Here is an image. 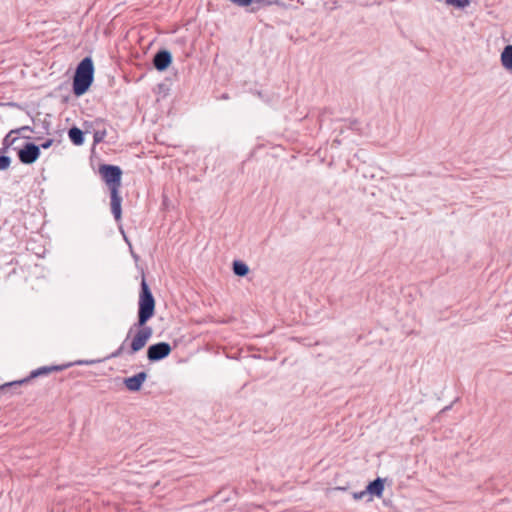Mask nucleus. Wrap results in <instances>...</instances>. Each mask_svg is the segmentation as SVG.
<instances>
[{
  "label": "nucleus",
  "instance_id": "1",
  "mask_svg": "<svg viewBox=\"0 0 512 512\" xmlns=\"http://www.w3.org/2000/svg\"><path fill=\"white\" fill-rule=\"evenodd\" d=\"M155 306V298L143 276L140 283L137 320L130 326L121 345L105 359L119 358L123 354L132 356L146 346L153 335V329L147 323L155 315Z\"/></svg>",
  "mask_w": 512,
  "mask_h": 512
},
{
  "label": "nucleus",
  "instance_id": "2",
  "mask_svg": "<svg viewBox=\"0 0 512 512\" xmlns=\"http://www.w3.org/2000/svg\"><path fill=\"white\" fill-rule=\"evenodd\" d=\"M100 362V360H77L75 362H69L61 365H51V366H42L30 372L29 376L23 378L21 380H16L8 383H4L0 385V392L10 391L11 393H15L16 389L21 385L28 383L31 379L46 376L51 372L63 371L73 365H92Z\"/></svg>",
  "mask_w": 512,
  "mask_h": 512
},
{
  "label": "nucleus",
  "instance_id": "3",
  "mask_svg": "<svg viewBox=\"0 0 512 512\" xmlns=\"http://www.w3.org/2000/svg\"><path fill=\"white\" fill-rule=\"evenodd\" d=\"M94 71V63L91 57H84L78 63L72 80V92L76 97L88 92L94 81Z\"/></svg>",
  "mask_w": 512,
  "mask_h": 512
},
{
  "label": "nucleus",
  "instance_id": "4",
  "mask_svg": "<svg viewBox=\"0 0 512 512\" xmlns=\"http://www.w3.org/2000/svg\"><path fill=\"white\" fill-rule=\"evenodd\" d=\"M98 172L101 179L108 186L109 191L120 190L123 171L113 164H100Z\"/></svg>",
  "mask_w": 512,
  "mask_h": 512
},
{
  "label": "nucleus",
  "instance_id": "5",
  "mask_svg": "<svg viewBox=\"0 0 512 512\" xmlns=\"http://www.w3.org/2000/svg\"><path fill=\"white\" fill-rule=\"evenodd\" d=\"M182 343L181 339H177L173 342V347L168 342H158L151 344L146 351V356L149 362L155 363L167 358L172 349H178Z\"/></svg>",
  "mask_w": 512,
  "mask_h": 512
},
{
  "label": "nucleus",
  "instance_id": "6",
  "mask_svg": "<svg viewBox=\"0 0 512 512\" xmlns=\"http://www.w3.org/2000/svg\"><path fill=\"white\" fill-rule=\"evenodd\" d=\"M13 150L17 152L19 161L25 165L35 163L41 155L40 146L34 142H25L21 148L13 147Z\"/></svg>",
  "mask_w": 512,
  "mask_h": 512
},
{
  "label": "nucleus",
  "instance_id": "7",
  "mask_svg": "<svg viewBox=\"0 0 512 512\" xmlns=\"http://www.w3.org/2000/svg\"><path fill=\"white\" fill-rule=\"evenodd\" d=\"M152 62L157 71H166L172 63V53L162 48L154 54Z\"/></svg>",
  "mask_w": 512,
  "mask_h": 512
},
{
  "label": "nucleus",
  "instance_id": "8",
  "mask_svg": "<svg viewBox=\"0 0 512 512\" xmlns=\"http://www.w3.org/2000/svg\"><path fill=\"white\" fill-rule=\"evenodd\" d=\"M148 374L145 371L138 372L137 374L126 377L123 379V385L130 392H139L142 389L144 382L147 380Z\"/></svg>",
  "mask_w": 512,
  "mask_h": 512
},
{
  "label": "nucleus",
  "instance_id": "9",
  "mask_svg": "<svg viewBox=\"0 0 512 512\" xmlns=\"http://www.w3.org/2000/svg\"><path fill=\"white\" fill-rule=\"evenodd\" d=\"M110 207L111 213L116 222L121 221L122 219V197L120 195V190L110 191Z\"/></svg>",
  "mask_w": 512,
  "mask_h": 512
},
{
  "label": "nucleus",
  "instance_id": "10",
  "mask_svg": "<svg viewBox=\"0 0 512 512\" xmlns=\"http://www.w3.org/2000/svg\"><path fill=\"white\" fill-rule=\"evenodd\" d=\"M366 492L369 494L368 502L372 501V497H381L384 492V479L377 477L370 481L366 486Z\"/></svg>",
  "mask_w": 512,
  "mask_h": 512
},
{
  "label": "nucleus",
  "instance_id": "11",
  "mask_svg": "<svg viewBox=\"0 0 512 512\" xmlns=\"http://www.w3.org/2000/svg\"><path fill=\"white\" fill-rule=\"evenodd\" d=\"M68 137L70 141L76 146L82 145L85 141V133L76 126H72L68 130Z\"/></svg>",
  "mask_w": 512,
  "mask_h": 512
},
{
  "label": "nucleus",
  "instance_id": "12",
  "mask_svg": "<svg viewBox=\"0 0 512 512\" xmlns=\"http://www.w3.org/2000/svg\"><path fill=\"white\" fill-rule=\"evenodd\" d=\"M500 61L507 71H512V45H506L501 52Z\"/></svg>",
  "mask_w": 512,
  "mask_h": 512
},
{
  "label": "nucleus",
  "instance_id": "13",
  "mask_svg": "<svg viewBox=\"0 0 512 512\" xmlns=\"http://www.w3.org/2000/svg\"><path fill=\"white\" fill-rule=\"evenodd\" d=\"M282 3L279 0H252V5L250 11L255 13L261 9H264L273 5H281Z\"/></svg>",
  "mask_w": 512,
  "mask_h": 512
},
{
  "label": "nucleus",
  "instance_id": "14",
  "mask_svg": "<svg viewBox=\"0 0 512 512\" xmlns=\"http://www.w3.org/2000/svg\"><path fill=\"white\" fill-rule=\"evenodd\" d=\"M232 270L236 276L245 277L248 275L249 266L242 260H234L232 263Z\"/></svg>",
  "mask_w": 512,
  "mask_h": 512
},
{
  "label": "nucleus",
  "instance_id": "15",
  "mask_svg": "<svg viewBox=\"0 0 512 512\" xmlns=\"http://www.w3.org/2000/svg\"><path fill=\"white\" fill-rule=\"evenodd\" d=\"M13 134L14 133H11V131H10L3 138V140H2V147L0 148L1 151L8 152V150L10 148L13 149V147H15L14 144L18 141L19 138L17 136L13 137L12 136Z\"/></svg>",
  "mask_w": 512,
  "mask_h": 512
},
{
  "label": "nucleus",
  "instance_id": "16",
  "mask_svg": "<svg viewBox=\"0 0 512 512\" xmlns=\"http://www.w3.org/2000/svg\"><path fill=\"white\" fill-rule=\"evenodd\" d=\"M11 158L7 155V152L0 150V171H5L10 167Z\"/></svg>",
  "mask_w": 512,
  "mask_h": 512
},
{
  "label": "nucleus",
  "instance_id": "17",
  "mask_svg": "<svg viewBox=\"0 0 512 512\" xmlns=\"http://www.w3.org/2000/svg\"><path fill=\"white\" fill-rule=\"evenodd\" d=\"M107 135V131L105 128L95 130L93 133V143L94 145L99 144L104 141Z\"/></svg>",
  "mask_w": 512,
  "mask_h": 512
},
{
  "label": "nucleus",
  "instance_id": "18",
  "mask_svg": "<svg viewBox=\"0 0 512 512\" xmlns=\"http://www.w3.org/2000/svg\"><path fill=\"white\" fill-rule=\"evenodd\" d=\"M471 0H445L448 5L454 6L458 9H464L470 4Z\"/></svg>",
  "mask_w": 512,
  "mask_h": 512
},
{
  "label": "nucleus",
  "instance_id": "19",
  "mask_svg": "<svg viewBox=\"0 0 512 512\" xmlns=\"http://www.w3.org/2000/svg\"><path fill=\"white\" fill-rule=\"evenodd\" d=\"M25 131L33 132V128L30 126H22L16 129H12L11 133L23 134Z\"/></svg>",
  "mask_w": 512,
  "mask_h": 512
},
{
  "label": "nucleus",
  "instance_id": "20",
  "mask_svg": "<svg viewBox=\"0 0 512 512\" xmlns=\"http://www.w3.org/2000/svg\"><path fill=\"white\" fill-rule=\"evenodd\" d=\"M366 495L369 496L368 492H366V488L363 490V491H360V492H353L352 493V497L354 500H361L363 499Z\"/></svg>",
  "mask_w": 512,
  "mask_h": 512
},
{
  "label": "nucleus",
  "instance_id": "21",
  "mask_svg": "<svg viewBox=\"0 0 512 512\" xmlns=\"http://www.w3.org/2000/svg\"><path fill=\"white\" fill-rule=\"evenodd\" d=\"M54 143V139L52 138H49V139H46L43 143H41L39 146H40V149H48L50 148Z\"/></svg>",
  "mask_w": 512,
  "mask_h": 512
},
{
  "label": "nucleus",
  "instance_id": "22",
  "mask_svg": "<svg viewBox=\"0 0 512 512\" xmlns=\"http://www.w3.org/2000/svg\"><path fill=\"white\" fill-rule=\"evenodd\" d=\"M185 41L183 39H180V38H177L174 42L175 46L176 47H180L182 48V46L184 45Z\"/></svg>",
  "mask_w": 512,
  "mask_h": 512
},
{
  "label": "nucleus",
  "instance_id": "23",
  "mask_svg": "<svg viewBox=\"0 0 512 512\" xmlns=\"http://www.w3.org/2000/svg\"><path fill=\"white\" fill-rule=\"evenodd\" d=\"M94 123L96 126L104 125L105 120L103 118H97V119H95Z\"/></svg>",
  "mask_w": 512,
  "mask_h": 512
},
{
  "label": "nucleus",
  "instance_id": "24",
  "mask_svg": "<svg viewBox=\"0 0 512 512\" xmlns=\"http://www.w3.org/2000/svg\"><path fill=\"white\" fill-rule=\"evenodd\" d=\"M192 51V43H190L188 50H184L183 53L186 57L190 55V52Z\"/></svg>",
  "mask_w": 512,
  "mask_h": 512
},
{
  "label": "nucleus",
  "instance_id": "25",
  "mask_svg": "<svg viewBox=\"0 0 512 512\" xmlns=\"http://www.w3.org/2000/svg\"><path fill=\"white\" fill-rule=\"evenodd\" d=\"M335 490H342V491H344V490H346V488L345 487H336Z\"/></svg>",
  "mask_w": 512,
  "mask_h": 512
}]
</instances>
